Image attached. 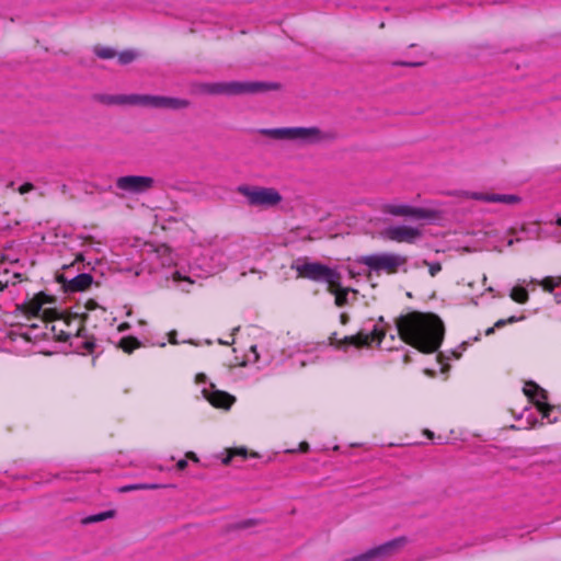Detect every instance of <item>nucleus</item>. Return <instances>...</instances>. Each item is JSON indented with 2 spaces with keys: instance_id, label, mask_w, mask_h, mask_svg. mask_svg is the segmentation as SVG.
<instances>
[{
  "instance_id": "4be33fe9",
  "label": "nucleus",
  "mask_w": 561,
  "mask_h": 561,
  "mask_svg": "<svg viewBox=\"0 0 561 561\" xmlns=\"http://www.w3.org/2000/svg\"><path fill=\"white\" fill-rule=\"evenodd\" d=\"M330 344L334 345L336 348H343L344 351H346V348L351 344V337L347 335L340 337L339 334L334 332L330 336Z\"/></svg>"
},
{
  "instance_id": "49530a36",
  "label": "nucleus",
  "mask_w": 561,
  "mask_h": 561,
  "mask_svg": "<svg viewBox=\"0 0 561 561\" xmlns=\"http://www.w3.org/2000/svg\"><path fill=\"white\" fill-rule=\"evenodd\" d=\"M13 184H14L13 182H10L8 186H9V187H12V186H13Z\"/></svg>"
},
{
  "instance_id": "58836bf2",
  "label": "nucleus",
  "mask_w": 561,
  "mask_h": 561,
  "mask_svg": "<svg viewBox=\"0 0 561 561\" xmlns=\"http://www.w3.org/2000/svg\"><path fill=\"white\" fill-rule=\"evenodd\" d=\"M231 456H232V455H229V456H227L226 458H224L222 462H224L225 465H228V463L230 462V460H231Z\"/></svg>"
},
{
  "instance_id": "f3484780",
  "label": "nucleus",
  "mask_w": 561,
  "mask_h": 561,
  "mask_svg": "<svg viewBox=\"0 0 561 561\" xmlns=\"http://www.w3.org/2000/svg\"><path fill=\"white\" fill-rule=\"evenodd\" d=\"M92 284V276L90 274H79L76 277H73L68 286L67 289L70 291H82L85 290L90 285Z\"/></svg>"
},
{
  "instance_id": "2f4dec72",
  "label": "nucleus",
  "mask_w": 561,
  "mask_h": 561,
  "mask_svg": "<svg viewBox=\"0 0 561 561\" xmlns=\"http://www.w3.org/2000/svg\"><path fill=\"white\" fill-rule=\"evenodd\" d=\"M33 190H34V185L32 183H24L23 185H21L19 187V193L20 194H26V193H28V192H31Z\"/></svg>"
},
{
  "instance_id": "a211bd4d",
  "label": "nucleus",
  "mask_w": 561,
  "mask_h": 561,
  "mask_svg": "<svg viewBox=\"0 0 561 561\" xmlns=\"http://www.w3.org/2000/svg\"><path fill=\"white\" fill-rule=\"evenodd\" d=\"M115 516H116V511L115 510H108V511L101 512V513H98V514H93V515H90V516H87V517L82 518L81 519V524L82 525H89V524L100 523V522H103V520H106V519H110V518H114Z\"/></svg>"
},
{
  "instance_id": "5701e85b",
  "label": "nucleus",
  "mask_w": 561,
  "mask_h": 561,
  "mask_svg": "<svg viewBox=\"0 0 561 561\" xmlns=\"http://www.w3.org/2000/svg\"><path fill=\"white\" fill-rule=\"evenodd\" d=\"M522 318H517L516 316H512L510 317L508 319H500L495 322L494 327L492 328H489L486 331H485V334L486 335H490L494 332V329L495 328H503L505 324L507 323H515L517 321H519Z\"/></svg>"
},
{
  "instance_id": "e433bc0d",
  "label": "nucleus",
  "mask_w": 561,
  "mask_h": 561,
  "mask_svg": "<svg viewBox=\"0 0 561 561\" xmlns=\"http://www.w3.org/2000/svg\"><path fill=\"white\" fill-rule=\"evenodd\" d=\"M205 378H206L205 375L199 374V375L196 376V381L197 382H202Z\"/></svg>"
},
{
  "instance_id": "a878e982",
  "label": "nucleus",
  "mask_w": 561,
  "mask_h": 561,
  "mask_svg": "<svg viewBox=\"0 0 561 561\" xmlns=\"http://www.w3.org/2000/svg\"><path fill=\"white\" fill-rule=\"evenodd\" d=\"M540 285L546 291L553 293V289L558 286V283L552 276H547L541 280Z\"/></svg>"
},
{
  "instance_id": "20e7f679",
  "label": "nucleus",
  "mask_w": 561,
  "mask_h": 561,
  "mask_svg": "<svg viewBox=\"0 0 561 561\" xmlns=\"http://www.w3.org/2000/svg\"><path fill=\"white\" fill-rule=\"evenodd\" d=\"M277 88L276 83L231 81L207 83L203 85V91L209 94L237 95L275 90Z\"/></svg>"
},
{
  "instance_id": "412c9836",
  "label": "nucleus",
  "mask_w": 561,
  "mask_h": 561,
  "mask_svg": "<svg viewBox=\"0 0 561 561\" xmlns=\"http://www.w3.org/2000/svg\"><path fill=\"white\" fill-rule=\"evenodd\" d=\"M510 296L517 304H526L529 299V294H528L527 289L522 286L513 287Z\"/></svg>"
},
{
  "instance_id": "c03bdc74",
  "label": "nucleus",
  "mask_w": 561,
  "mask_h": 561,
  "mask_svg": "<svg viewBox=\"0 0 561 561\" xmlns=\"http://www.w3.org/2000/svg\"><path fill=\"white\" fill-rule=\"evenodd\" d=\"M425 371H426V374H428L430 376H434V371L428 370V369H426Z\"/></svg>"
},
{
  "instance_id": "c9c22d12",
  "label": "nucleus",
  "mask_w": 561,
  "mask_h": 561,
  "mask_svg": "<svg viewBox=\"0 0 561 561\" xmlns=\"http://www.w3.org/2000/svg\"><path fill=\"white\" fill-rule=\"evenodd\" d=\"M553 297L557 304H561V293H554Z\"/></svg>"
},
{
  "instance_id": "aec40b11",
  "label": "nucleus",
  "mask_w": 561,
  "mask_h": 561,
  "mask_svg": "<svg viewBox=\"0 0 561 561\" xmlns=\"http://www.w3.org/2000/svg\"><path fill=\"white\" fill-rule=\"evenodd\" d=\"M520 201L518 195L514 194H491L488 198V203H503V204H515Z\"/></svg>"
},
{
  "instance_id": "423d86ee",
  "label": "nucleus",
  "mask_w": 561,
  "mask_h": 561,
  "mask_svg": "<svg viewBox=\"0 0 561 561\" xmlns=\"http://www.w3.org/2000/svg\"><path fill=\"white\" fill-rule=\"evenodd\" d=\"M237 192L247 198L250 206L273 207L283 199L279 192L274 187L240 185Z\"/></svg>"
},
{
  "instance_id": "ddd939ff",
  "label": "nucleus",
  "mask_w": 561,
  "mask_h": 561,
  "mask_svg": "<svg viewBox=\"0 0 561 561\" xmlns=\"http://www.w3.org/2000/svg\"><path fill=\"white\" fill-rule=\"evenodd\" d=\"M524 391L526 396L535 402L537 405V409L541 412L542 417H549L550 411L552 410V407L546 402H542L540 400H547V391L542 388H540L536 382L529 381L526 383V387L524 388Z\"/></svg>"
},
{
  "instance_id": "1a4fd4ad",
  "label": "nucleus",
  "mask_w": 561,
  "mask_h": 561,
  "mask_svg": "<svg viewBox=\"0 0 561 561\" xmlns=\"http://www.w3.org/2000/svg\"><path fill=\"white\" fill-rule=\"evenodd\" d=\"M154 179L145 175H126L116 180V187L128 193L140 194L151 190Z\"/></svg>"
},
{
  "instance_id": "7ed1b4c3",
  "label": "nucleus",
  "mask_w": 561,
  "mask_h": 561,
  "mask_svg": "<svg viewBox=\"0 0 561 561\" xmlns=\"http://www.w3.org/2000/svg\"><path fill=\"white\" fill-rule=\"evenodd\" d=\"M291 268L297 271L298 277L325 282L330 291L335 296L336 306L341 307L346 302L347 289L341 288V275L336 270L318 262L300 263L299 261L295 262Z\"/></svg>"
},
{
  "instance_id": "4468645a",
  "label": "nucleus",
  "mask_w": 561,
  "mask_h": 561,
  "mask_svg": "<svg viewBox=\"0 0 561 561\" xmlns=\"http://www.w3.org/2000/svg\"><path fill=\"white\" fill-rule=\"evenodd\" d=\"M51 302H53V299L49 296L41 293V294L35 295L27 302H25L24 311L27 314L33 316V317L48 318L53 313V310H50L48 308H44V306L46 304H51Z\"/></svg>"
},
{
  "instance_id": "4c0bfd02",
  "label": "nucleus",
  "mask_w": 561,
  "mask_h": 561,
  "mask_svg": "<svg viewBox=\"0 0 561 561\" xmlns=\"http://www.w3.org/2000/svg\"><path fill=\"white\" fill-rule=\"evenodd\" d=\"M411 360H412V358L410 357V355H409V354H405V355H404V357H403V362H404L405 364H409Z\"/></svg>"
},
{
  "instance_id": "72a5a7b5",
  "label": "nucleus",
  "mask_w": 561,
  "mask_h": 561,
  "mask_svg": "<svg viewBox=\"0 0 561 561\" xmlns=\"http://www.w3.org/2000/svg\"><path fill=\"white\" fill-rule=\"evenodd\" d=\"M186 457L190 458L191 460H193L194 462H198L199 461L198 457L194 453H192V451L187 453Z\"/></svg>"
},
{
  "instance_id": "f8f14e48",
  "label": "nucleus",
  "mask_w": 561,
  "mask_h": 561,
  "mask_svg": "<svg viewBox=\"0 0 561 561\" xmlns=\"http://www.w3.org/2000/svg\"><path fill=\"white\" fill-rule=\"evenodd\" d=\"M386 236L397 242L414 243L422 237V232L409 226H390L386 229Z\"/></svg>"
},
{
  "instance_id": "c756f323",
  "label": "nucleus",
  "mask_w": 561,
  "mask_h": 561,
  "mask_svg": "<svg viewBox=\"0 0 561 561\" xmlns=\"http://www.w3.org/2000/svg\"><path fill=\"white\" fill-rule=\"evenodd\" d=\"M423 62L419 61H394L393 66H401V67H419L422 66Z\"/></svg>"
},
{
  "instance_id": "393cba45",
  "label": "nucleus",
  "mask_w": 561,
  "mask_h": 561,
  "mask_svg": "<svg viewBox=\"0 0 561 561\" xmlns=\"http://www.w3.org/2000/svg\"><path fill=\"white\" fill-rule=\"evenodd\" d=\"M95 54L102 59H110L115 56V50L110 47H98L95 48Z\"/></svg>"
},
{
  "instance_id": "f704fd0d",
  "label": "nucleus",
  "mask_w": 561,
  "mask_h": 561,
  "mask_svg": "<svg viewBox=\"0 0 561 561\" xmlns=\"http://www.w3.org/2000/svg\"><path fill=\"white\" fill-rule=\"evenodd\" d=\"M175 334H176L175 332H171V333H170V339H169V341H170V343H172V344H176V343H178V342H176V340H175Z\"/></svg>"
},
{
  "instance_id": "473e14b6",
  "label": "nucleus",
  "mask_w": 561,
  "mask_h": 561,
  "mask_svg": "<svg viewBox=\"0 0 561 561\" xmlns=\"http://www.w3.org/2000/svg\"><path fill=\"white\" fill-rule=\"evenodd\" d=\"M176 467L179 470H184L187 467V460L186 459H180L176 463Z\"/></svg>"
},
{
  "instance_id": "b1692460",
  "label": "nucleus",
  "mask_w": 561,
  "mask_h": 561,
  "mask_svg": "<svg viewBox=\"0 0 561 561\" xmlns=\"http://www.w3.org/2000/svg\"><path fill=\"white\" fill-rule=\"evenodd\" d=\"M137 58V53L134 50H125L118 54V61L122 65H127Z\"/></svg>"
},
{
  "instance_id": "79ce46f5",
  "label": "nucleus",
  "mask_w": 561,
  "mask_h": 561,
  "mask_svg": "<svg viewBox=\"0 0 561 561\" xmlns=\"http://www.w3.org/2000/svg\"><path fill=\"white\" fill-rule=\"evenodd\" d=\"M556 225L561 227V217H558L557 220H556Z\"/></svg>"
},
{
  "instance_id": "39448f33",
  "label": "nucleus",
  "mask_w": 561,
  "mask_h": 561,
  "mask_svg": "<svg viewBox=\"0 0 561 561\" xmlns=\"http://www.w3.org/2000/svg\"><path fill=\"white\" fill-rule=\"evenodd\" d=\"M356 262L368 266L376 273L396 274L401 266L405 265L407 257L397 253L383 252L358 256Z\"/></svg>"
},
{
  "instance_id": "9d476101",
  "label": "nucleus",
  "mask_w": 561,
  "mask_h": 561,
  "mask_svg": "<svg viewBox=\"0 0 561 561\" xmlns=\"http://www.w3.org/2000/svg\"><path fill=\"white\" fill-rule=\"evenodd\" d=\"M385 213L393 215V216H405L414 219H426L433 220L437 217V213L435 210L414 207L410 205H386Z\"/></svg>"
},
{
  "instance_id": "7c9ffc66",
  "label": "nucleus",
  "mask_w": 561,
  "mask_h": 561,
  "mask_svg": "<svg viewBox=\"0 0 561 561\" xmlns=\"http://www.w3.org/2000/svg\"><path fill=\"white\" fill-rule=\"evenodd\" d=\"M491 194H484V193H477V192H473L470 194V197L472 199H476V201H482V202H488V198Z\"/></svg>"
},
{
  "instance_id": "a19ab883",
  "label": "nucleus",
  "mask_w": 561,
  "mask_h": 561,
  "mask_svg": "<svg viewBox=\"0 0 561 561\" xmlns=\"http://www.w3.org/2000/svg\"><path fill=\"white\" fill-rule=\"evenodd\" d=\"M236 454H240L242 456H245V450L244 449H240V450L236 451Z\"/></svg>"
},
{
  "instance_id": "6e6552de",
  "label": "nucleus",
  "mask_w": 561,
  "mask_h": 561,
  "mask_svg": "<svg viewBox=\"0 0 561 561\" xmlns=\"http://www.w3.org/2000/svg\"><path fill=\"white\" fill-rule=\"evenodd\" d=\"M136 105L153 108L182 110L190 106V102L185 99L137 94Z\"/></svg>"
},
{
  "instance_id": "f03ea898",
  "label": "nucleus",
  "mask_w": 561,
  "mask_h": 561,
  "mask_svg": "<svg viewBox=\"0 0 561 561\" xmlns=\"http://www.w3.org/2000/svg\"><path fill=\"white\" fill-rule=\"evenodd\" d=\"M260 134L276 140H287L301 146L321 145L334 141L339 135L333 130H323L317 126L264 128Z\"/></svg>"
},
{
  "instance_id": "bb28decb",
  "label": "nucleus",
  "mask_w": 561,
  "mask_h": 561,
  "mask_svg": "<svg viewBox=\"0 0 561 561\" xmlns=\"http://www.w3.org/2000/svg\"><path fill=\"white\" fill-rule=\"evenodd\" d=\"M121 345L125 352L130 353L135 347H137L138 343L134 339H123L121 341Z\"/></svg>"
},
{
  "instance_id": "9b49d317",
  "label": "nucleus",
  "mask_w": 561,
  "mask_h": 561,
  "mask_svg": "<svg viewBox=\"0 0 561 561\" xmlns=\"http://www.w3.org/2000/svg\"><path fill=\"white\" fill-rule=\"evenodd\" d=\"M385 335L386 332L383 329L380 330L377 328L376 324H373L371 329H363L358 331L356 334H353V347H370L373 343H377L379 345Z\"/></svg>"
},
{
  "instance_id": "6ab92c4d",
  "label": "nucleus",
  "mask_w": 561,
  "mask_h": 561,
  "mask_svg": "<svg viewBox=\"0 0 561 561\" xmlns=\"http://www.w3.org/2000/svg\"><path fill=\"white\" fill-rule=\"evenodd\" d=\"M163 488V485L158 483H135V484H126L123 486H119L117 491L119 493H127L131 491H139V490H158Z\"/></svg>"
},
{
  "instance_id": "a18cd8bd",
  "label": "nucleus",
  "mask_w": 561,
  "mask_h": 561,
  "mask_svg": "<svg viewBox=\"0 0 561 561\" xmlns=\"http://www.w3.org/2000/svg\"><path fill=\"white\" fill-rule=\"evenodd\" d=\"M4 285L0 282V290H3Z\"/></svg>"
},
{
  "instance_id": "2eb2a0df",
  "label": "nucleus",
  "mask_w": 561,
  "mask_h": 561,
  "mask_svg": "<svg viewBox=\"0 0 561 561\" xmlns=\"http://www.w3.org/2000/svg\"><path fill=\"white\" fill-rule=\"evenodd\" d=\"M203 393L209 403L216 408L229 409L236 400L231 394L215 389L213 385L210 389H203Z\"/></svg>"
},
{
  "instance_id": "dca6fc26",
  "label": "nucleus",
  "mask_w": 561,
  "mask_h": 561,
  "mask_svg": "<svg viewBox=\"0 0 561 561\" xmlns=\"http://www.w3.org/2000/svg\"><path fill=\"white\" fill-rule=\"evenodd\" d=\"M93 99L104 105H136L137 94H95Z\"/></svg>"
},
{
  "instance_id": "0eeeda50",
  "label": "nucleus",
  "mask_w": 561,
  "mask_h": 561,
  "mask_svg": "<svg viewBox=\"0 0 561 561\" xmlns=\"http://www.w3.org/2000/svg\"><path fill=\"white\" fill-rule=\"evenodd\" d=\"M407 542L408 538L405 536L397 537L353 557V561H381L397 553Z\"/></svg>"
},
{
  "instance_id": "c85d7f7f",
  "label": "nucleus",
  "mask_w": 561,
  "mask_h": 561,
  "mask_svg": "<svg viewBox=\"0 0 561 561\" xmlns=\"http://www.w3.org/2000/svg\"><path fill=\"white\" fill-rule=\"evenodd\" d=\"M173 278H174V280H184L186 283V286H184L182 288V290H184V291H188L190 290L188 287L193 284V280H191L187 277H182L179 272L174 273Z\"/></svg>"
},
{
  "instance_id": "ea45409f",
  "label": "nucleus",
  "mask_w": 561,
  "mask_h": 561,
  "mask_svg": "<svg viewBox=\"0 0 561 561\" xmlns=\"http://www.w3.org/2000/svg\"><path fill=\"white\" fill-rule=\"evenodd\" d=\"M341 320H342V323L345 324L346 321H347V316L345 313H342L341 314Z\"/></svg>"
},
{
  "instance_id": "cd10ccee",
  "label": "nucleus",
  "mask_w": 561,
  "mask_h": 561,
  "mask_svg": "<svg viewBox=\"0 0 561 561\" xmlns=\"http://www.w3.org/2000/svg\"><path fill=\"white\" fill-rule=\"evenodd\" d=\"M425 264L428 265V272L433 277L436 276L437 273L442 271V265L438 262L428 263L425 261Z\"/></svg>"
},
{
  "instance_id": "37998d69",
  "label": "nucleus",
  "mask_w": 561,
  "mask_h": 561,
  "mask_svg": "<svg viewBox=\"0 0 561 561\" xmlns=\"http://www.w3.org/2000/svg\"><path fill=\"white\" fill-rule=\"evenodd\" d=\"M425 433H426V435H427L428 437H433V433H432L431 431L426 430V432H425Z\"/></svg>"
},
{
  "instance_id": "f257e3e1",
  "label": "nucleus",
  "mask_w": 561,
  "mask_h": 561,
  "mask_svg": "<svg viewBox=\"0 0 561 561\" xmlns=\"http://www.w3.org/2000/svg\"><path fill=\"white\" fill-rule=\"evenodd\" d=\"M394 323L400 339L421 353H435L443 343L445 325L436 313L411 311L396 318Z\"/></svg>"
}]
</instances>
